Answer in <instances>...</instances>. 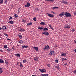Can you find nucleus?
Segmentation results:
<instances>
[{"label":"nucleus","mask_w":76,"mask_h":76,"mask_svg":"<svg viewBox=\"0 0 76 76\" xmlns=\"http://www.w3.org/2000/svg\"><path fill=\"white\" fill-rule=\"evenodd\" d=\"M4 61L1 59H0V63H4Z\"/></svg>","instance_id":"obj_18"},{"label":"nucleus","mask_w":76,"mask_h":76,"mask_svg":"<svg viewBox=\"0 0 76 76\" xmlns=\"http://www.w3.org/2000/svg\"><path fill=\"white\" fill-rule=\"evenodd\" d=\"M7 39V40H9V41H10L11 39H9V38H8V39Z\"/></svg>","instance_id":"obj_53"},{"label":"nucleus","mask_w":76,"mask_h":76,"mask_svg":"<svg viewBox=\"0 0 76 76\" xmlns=\"http://www.w3.org/2000/svg\"><path fill=\"white\" fill-rule=\"evenodd\" d=\"M3 68H0V74L3 73Z\"/></svg>","instance_id":"obj_15"},{"label":"nucleus","mask_w":76,"mask_h":76,"mask_svg":"<svg viewBox=\"0 0 76 76\" xmlns=\"http://www.w3.org/2000/svg\"><path fill=\"white\" fill-rule=\"evenodd\" d=\"M58 7H54L52 8V9L54 10L55 9H58Z\"/></svg>","instance_id":"obj_30"},{"label":"nucleus","mask_w":76,"mask_h":76,"mask_svg":"<svg viewBox=\"0 0 76 76\" xmlns=\"http://www.w3.org/2000/svg\"><path fill=\"white\" fill-rule=\"evenodd\" d=\"M55 61V63H58V59H56Z\"/></svg>","instance_id":"obj_35"},{"label":"nucleus","mask_w":76,"mask_h":76,"mask_svg":"<svg viewBox=\"0 0 76 76\" xmlns=\"http://www.w3.org/2000/svg\"><path fill=\"white\" fill-rule=\"evenodd\" d=\"M61 56H64V57H66V53H62L61 54Z\"/></svg>","instance_id":"obj_9"},{"label":"nucleus","mask_w":76,"mask_h":76,"mask_svg":"<svg viewBox=\"0 0 76 76\" xmlns=\"http://www.w3.org/2000/svg\"><path fill=\"white\" fill-rule=\"evenodd\" d=\"M47 16H48L49 17H50V18H53L54 17V15L52 14H48V13H47Z\"/></svg>","instance_id":"obj_4"},{"label":"nucleus","mask_w":76,"mask_h":76,"mask_svg":"<svg viewBox=\"0 0 76 76\" xmlns=\"http://www.w3.org/2000/svg\"><path fill=\"white\" fill-rule=\"evenodd\" d=\"M73 13L74 15H76V11L74 12Z\"/></svg>","instance_id":"obj_50"},{"label":"nucleus","mask_w":76,"mask_h":76,"mask_svg":"<svg viewBox=\"0 0 76 76\" xmlns=\"http://www.w3.org/2000/svg\"><path fill=\"white\" fill-rule=\"evenodd\" d=\"M34 60L35 61H37L38 60V57L36 56L34 57Z\"/></svg>","instance_id":"obj_6"},{"label":"nucleus","mask_w":76,"mask_h":76,"mask_svg":"<svg viewBox=\"0 0 76 76\" xmlns=\"http://www.w3.org/2000/svg\"><path fill=\"white\" fill-rule=\"evenodd\" d=\"M54 53V52L53 51L50 50V53H49V56H51L52 55V54H53Z\"/></svg>","instance_id":"obj_5"},{"label":"nucleus","mask_w":76,"mask_h":76,"mask_svg":"<svg viewBox=\"0 0 76 76\" xmlns=\"http://www.w3.org/2000/svg\"><path fill=\"white\" fill-rule=\"evenodd\" d=\"M5 63L7 64H9V62L7 61H5Z\"/></svg>","instance_id":"obj_36"},{"label":"nucleus","mask_w":76,"mask_h":76,"mask_svg":"<svg viewBox=\"0 0 76 76\" xmlns=\"http://www.w3.org/2000/svg\"><path fill=\"white\" fill-rule=\"evenodd\" d=\"M7 2V0H5L4 1V3L6 4V3Z\"/></svg>","instance_id":"obj_43"},{"label":"nucleus","mask_w":76,"mask_h":76,"mask_svg":"<svg viewBox=\"0 0 76 76\" xmlns=\"http://www.w3.org/2000/svg\"><path fill=\"white\" fill-rule=\"evenodd\" d=\"M36 10H38V8H36Z\"/></svg>","instance_id":"obj_64"},{"label":"nucleus","mask_w":76,"mask_h":76,"mask_svg":"<svg viewBox=\"0 0 76 76\" xmlns=\"http://www.w3.org/2000/svg\"><path fill=\"white\" fill-rule=\"evenodd\" d=\"M8 23H10L12 25V24H13L14 23V21L12 20L8 22Z\"/></svg>","instance_id":"obj_13"},{"label":"nucleus","mask_w":76,"mask_h":76,"mask_svg":"<svg viewBox=\"0 0 76 76\" xmlns=\"http://www.w3.org/2000/svg\"><path fill=\"white\" fill-rule=\"evenodd\" d=\"M4 48H5L6 49L8 48L7 47V45H4Z\"/></svg>","instance_id":"obj_23"},{"label":"nucleus","mask_w":76,"mask_h":76,"mask_svg":"<svg viewBox=\"0 0 76 76\" xmlns=\"http://www.w3.org/2000/svg\"><path fill=\"white\" fill-rule=\"evenodd\" d=\"M50 1H51V2H54V0H50Z\"/></svg>","instance_id":"obj_49"},{"label":"nucleus","mask_w":76,"mask_h":76,"mask_svg":"<svg viewBox=\"0 0 76 76\" xmlns=\"http://www.w3.org/2000/svg\"><path fill=\"white\" fill-rule=\"evenodd\" d=\"M50 49V47L48 46V45H47L45 46V48L43 49L44 50H49Z\"/></svg>","instance_id":"obj_2"},{"label":"nucleus","mask_w":76,"mask_h":76,"mask_svg":"<svg viewBox=\"0 0 76 76\" xmlns=\"http://www.w3.org/2000/svg\"><path fill=\"white\" fill-rule=\"evenodd\" d=\"M12 19H13L12 17L10 16L9 18V20L10 19L11 20H12Z\"/></svg>","instance_id":"obj_46"},{"label":"nucleus","mask_w":76,"mask_h":76,"mask_svg":"<svg viewBox=\"0 0 76 76\" xmlns=\"http://www.w3.org/2000/svg\"><path fill=\"white\" fill-rule=\"evenodd\" d=\"M32 76H36V75H32Z\"/></svg>","instance_id":"obj_63"},{"label":"nucleus","mask_w":76,"mask_h":76,"mask_svg":"<svg viewBox=\"0 0 76 76\" xmlns=\"http://www.w3.org/2000/svg\"><path fill=\"white\" fill-rule=\"evenodd\" d=\"M64 15L66 16L65 17L66 18V17H67V12H65Z\"/></svg>","instance_id":"obj_38"},{"label":"nucleus","mask_w":76,"mask_h":76,"mask_svg":"<svg viewBox=\"0 0 76 76\" xmlns=\"http://www.w3.org/2000/svg\"><path fill=\"white\" fill-rule=\"evenodd\" d=\"M19 31H21V32H23L25 31V29L23 28H20L19 29Z\"/></svg>","instance_id":"obj_14"},{"label":"nucleus","mask_w":76,"mask_h":76,"mask_svg":"<svg viewBox=\"0 0 76 76\" xmlns=\"http://www.w3.org/2000/svg\"><path fill=\"white\" fill-rule=\"evenodd\" d=\"M48 29L47 28H44V29L43 30V31H48Z\"/></svg>","instance_id":"obj_31"},{"label":"nucleus","mask_w":76,"mask_h":76,"mask_svg":"<svg viewBox=\"0 0 76 76\" xmlns=\"http://www.w3.org/2000/svg\"><path fill=\"white\" fill-rule=\"evenodd\" d=\"M18 35L19 36V38H20V39H22V35L20 34H18Z\"/></svg>","instance_id":"obj_25"},{"label":"nucleus","mask_w":76,"mask_h":76,"mask_svg":"<svg viewBox=\"0 0 76 76\" xmlns=\"http://www.w3.org/2000/svg\"><path fill=\"white\" fill-rule=\"evenodd\" d=\"M29 25H32V22H31L29 23Z\"/></svg>","instance_id":"obj_40"},{"label":"nucleus","mask_w":76,"mask_h":76,"mask_svg":"<svg viewBox=\"0 0 76 76\" xmlns=\"http://www.w3.org/2000/svg\"><path fill=\"white\" fill-rule=\"evenodd\" d=\"M23 42H24L23 41L20 40V41L18 42L19 43H20V44H23Z\"/></svg>","instance_id":"obj_20"},{"label":"nucleus","mask_w":76,"mask_h":76,"mask_svg":"<svg viewBox=\"0 0 76 76\" xmlns=\"http://www.w3.org/2000/svg\"><path fill=\"white\" fill-rule=\"evenodd\" d=\"M38 29H40V30H41L42 29H44V27L42 26L41 27H40L39 26L38 27Z\"/></svg>","instance_id":"obj_11"},{"label":"nucleus","mask_w":76,"mask_h":76,"mask_svg":"<svg viewBox=\"0 0 76 76\" xmlns=\"http://www.w3.org/2000/svg\"><path fill=\"white\" fill-rule=\"evenodd\" d=\"M75 31V29H73L71 30L72 32H74Z\"/></svg>","instance_id":"obj_45"},{"label":"nucleus","mask_w":76,"mask_h":76,"mask_svg":"<svg viewBox=\"0 0 76 76\" xmlns=\"http://www.w3.org/2000/svg\"><path fill=\"white\" fill-rule=\"evenodd\" d=\"M3 0H0V4H2L3 3Z\"/></svg>","instance_id":"obj_34"},{"label":"nucleus","mask_w":76,"mask_h":76,"mask_svg":"<svg viewBox=\"0 0 76 76\" xmlns=\"http://www.w3.org/2000/svg\"><path fill=\"white\" fill-rule=\"evenodd\" d=\"M64 28H67V26H64Z\"/></svg>","instance_id":"obj_60"},{"label":"nucleus","mask_w":76,"mask_h":76,"mask_svg":"<svg viewBox=\"0 0 76 76\" xmlns=\"http://www.w3.org/2000/svg\"><path fill=\"white\" fill-rule=\"evenodd\" d=\"M45 1H50V0H45Z\"/></svg>","instance_id":"obj_58"},{"label":"nucleus","mask_w":76,"mask_h":76,"mask_svg":"<svg viewBox=\"0 0 76 76\" xmlns=\"http://www.w3.org/2000/svg\"><path fill=\"white\" fill-rule=\"evenodd\" d=\"M72 16V15L70 13L67 12V17H71Z\"/></svg>","instance_id":"obj_8"},{"label":"nucleus","mask_w":76,"mask_h":76,"mask_svg":"<svg viewBox=\"0 0 76 76\" xmlns=\"http://www.w3.org/2000/svg\"><path fill=\"white\" fill-rule=\"evenodd\" d=\"M64 66H66V65H67V64H64Z\"/></svg>","instance_id":"obj_55"},{"label":"nucleus","mask_w":76,"mask_h":76,"mask_svg":"<svg viewBox=\"0 0 76 76\" xmlns=\"http://www.w3.org/2000/svg\"><path fill=\"white\" fill-rule=\"evenodd\" d=\"M15 56L18 57H20V54L19 53H16L15 54Z\"/></svg>","instance_id":"obj_10"},{"label":"nucleus","mask_w":76,"mask_h":76,"mask_svg":"<svg viewBox=\"0 0 76 76\" xmlns=\"http://www.w3.org/2000/svg\"><path fill=\"white\" fill-rule=\"evenodd\" d=\"M23 63H25V62H26V60H23Z\"/></svg>","instance_id":"obj_47"},{"label":"nucleus","mask_w":76,"mask_h":76,"mask_svg":"<svg viewBox=\"0 0 76 76\" xmlns=\"http://www.w3.org/2000/svg\"><path fill=\"white\" fill-rule=\"evenodd\" d=\"M55 68H56V69H58V70L60 69V68H59V66H55Z\"/></svg>","instance_id":"obj_27"},{"label":"nucleus","mask_w":76,"mask_h":76,"mask_svg":"<svg viewBox=\"0 0 76 76\" xmlns=\"http://www.w3.org/2000/svg\"><path fill=\"white\" fill-rule=\"evenodd\" d=\"M29 23H27L26 25L27 26H29Z\"/></svg>","instance_id":"obj_54"},{"label":"nucleus","mask_w":76,"mask_h":76,"mask_svg":"<svg viewBox=\"0 0 76 76\" xmlns=\"http://www.w3.org/2000/svg\"><path fill=\"white\" fill-rule=\"evenodd\" d=\"M63 15H64V12H62V13H61L59 15V16H63Z\"/></svg>","instance_id":"obj_19"},{"label":"nucleus","mask_w":76,"mask_h":76,"mask_svg":"<svg viewBox=\"0 0 76 76\" xmlns=\"http://www.w3.org/2000/svg\"><path fill=\"white\" fill-rule=\"evenodd\" d=\"M47 66L48 67H50V64H48Z\"/></svg>","instance_id":"obj_42"},{"label":"nucleus","mask_w":76,"mask_h":76,"mask_svg":"<svg viewBox=\"0 0 76 76\" xmlns=\"http://www.w3.org/2000/svg\"><path fill=\"white\" fill-rule=\"evenodd\" d=\"M2 29H3V30H4L5 29H7V28L5 26H3L2 27Z\"/></svg>","instance_id":"obj_22"},{"label":"nucleus","mask_w":76,"mask_h":76,"mask_svg":"<svg viewBox=\"0 0 76 76\" xmlns=\"http://www.w3.org/2000/svg\"><path fill=\"white\" fill-rule=\"evenodd\" d=\"M20 67H23V65H22V63L20 62Z\"/></svg>","instance_id":"obj_26"},{"label":"nucleus","mask_w":76,"mask_h":76,"mask_svg":"<svg viewBox=\"0 0 76 76\" xmlns=\"http://www.w3.org/2000/svg\"><path fill=\"white\" fill-rule=\"evenodd\" d=\"M51 13H53V14H55V12H53V11H52L51 12Z\"/></svg>","instance_id":"obj_52"},{"label":"nucleus","mask_w":76,"mask_h":76,"mask_svg":"<svg viewBox=\"0 0 76 76\" xmlns=\"http://www.w3.org/2000/svg\"><path fill=\"white\" fill-rule=\"evenodd\" d=\"M74 42H75V43H76V40H74Z\"/></svg>","instance_id":"obj_61"},{"label":"nucleus","mask_w":76,"mask_h":76,"mask_svg":"<svg viewBox=\"0 0 76 76\" xmlns=\"http://www.w3.org/2000/svg\"><path fill=\"white\" fill-rule=\"evenodd\" d=\"M67 60V59L64 58H62V61L64 60Z\"/></svg>","instance_id":"obj_44"},{"label":"nucleus","mask_w":76,"mask_h":76,"mask_svg":"<svg viewBox=\"0 0 76 76\" xmlns=\"http://www.w3.org/2000/svg\"><path fill=\"white\" fill-rule=\"evenodd\" d=\"M74 74H76V69L73 71Z\"/></svg>","instance_id":"obj_41"},{"label":"nucleus","mask_w":76,"mask_h":76,"mask_svg":"<svg viewBox=\"0 0 76 76\" xmlns=\"http://www.w3.org/2000/svg\"><path fill=\"white\" fill-rule=\"evenodd\" d=\"M54 47H55V48H57V45H55L54 46Z\"/></svg>","instance_id":"obj_57"},{"label":"nucleus","mask_w":76,"mask_h":76,"mask_svg":"<svg viewBox=\"0 0 76 76\" xmlns=\"http://www.w3.org/2000/svg\"><path fill=\"white\" fill-rule=\"evenodd\" d=\"M40 76H48V75L47 74H42Z\"/></svg>","instance_id":"obj_17"},{"label":"nucleus","mask_w":76,"mask_h":76,"mask_svg":"<svg viewBox=\"0 0 76 76\" xmlns=\"http://www.w3.org/2000/svg\"><path fill=\"white\" fill-rule=\"evenodd\" d=\"M3 34L4 35L6 36V37H9V36H8V35L7 34H6L5 33H3Z\"/></svg>","instance_id":"obj_28"},{"label":"nucleus","mask_w":76,"mask_h":76,"mask_svg":"<svg viewBox=\"0 0 76 76\" xmlns=\"http://www.w3.org/2000/svg\"><path fill=\"white\" fill-rule=\"evenodd\" d=\"M28 46L27 45H24L21 47L22 48H28Z\"/></svg>","instance_id":"obj_24"},{"label":"nucleus","mask_w":76,"mask_h":76,"mask_svg":"<svg viewBox=\"0 0 76 76\" xmlns=\"http://www.w3.org/2000/svg\"><path fill=\"white\" fill-rule=\"evenodd\" d=\"M39 70L42 72V73H43V72H46V70L45 69H39Z\"/></svg>","instance_id":"obj_3"},{"label":"nucleus","mask_w":76,"mask_h":76,"mask_svg":"<svg viewBox=\"0 0 76 76\" xmlns=\"http://www.w3.org/2000/svg\"><path fill=\"white\" fill-rule=\"evenodd\" d=\"M40 25H46V24H45V23L44 22H41L40 23Z\"/></svg>","instance_id":"obj_21"},{"label":"nucleus","mask_w":76,"mask_h":76,"mask_svg":"<svg viewBox=\"0 0 76 76\" xmlns=\"http://www.w3.org/2000/svg\"><path fill=\"white\" fill-rule=\"evenodd\" d=\"M49 26V27H50V28H51L52 30H54V29L53 28V27H52V26H51V25H50Z\"/></svg>","instance_id":"obj_33"},{"label":"nucleus","mask_w":76,"mask_h":76,"mask_svg":"<svg viewBox=\"0 0 76 76\" xmlns=\"http://www.w3.org/2000/svg\"><path fill=\"white\" fill-rule=\"evenodd\" d=\"M70 26H67V28H68V29H69V28H70Z\"/></svg>","instance_id":"obj_48"},{"label":"nucleus","mask_w":76,"mask_h":76,"mask_svg":"<svg viewBox=\"0 0 76 76\" xmlns=\"http://www.w3.org/2000/svg\"><path fill=\"white\" fill-rule=\"evenodd\" d=\"M12 50H15V48H12Z\"/></svg>","instance_id":"obj_56"},{"label":"nucleus","mask_w":76,"mask_h":76,"mask_svg":"<svg viewBox=\"0 0 76 76\" xmlns=\"http://www.w3.org/2000/svg\"><path fill=\"white\" fill-rule=\"evenodd\" d=\"M42 34L44 35H45L47 36H48L49 35V33L47 31L44 32L42 33Z\"/></svg>","instance_id":"obj_1"},{"label":"nucleus","mask_w":76,"mask_h":76,"mask_svg":"<svg viewBox=\"0 0 76 76\" xmlns=\"http://www.w3.org/2000/svg\"><path fill=\"white\" fill-rule=\"evenodd\" d=\"M22 22H23V23H25L26 22V21L25 20H24V19H22Z\"/></svg>","instance_id":"obj_29"},{"label":"nucleus","mask_w":76,"mask_h":76,"mask_svg":"<svg viewBox=\"0 0 76 76\" xmlns=\"http://www.w3.org/2000/svg\"><path fill=\"white\" fill-rule=\"evenodd\" d=\"M14 16L15 18H18V15H16V14H15L14 15Z\"/></svg>","instance_id":"obj_37"},{"label":"nucleus","mask_w":76,"mask_h":76,"mask_svg":"<svg viewBox=\"0 0 76 76\" xmlns=\"http://www.w3.org/2000/svg\"><path fill=\"white\" fill-rule=\"evenodd\" d=\"M0 51H1V52H2V53L3 52V51L2 50H0Z\"/></svg>","instance_id":"obj_51"},{"label":"nucleus","mask_w":76,"mask_h":76,"mask_svg":"<svg viewBox=\"0 0 76 76\" xmlns=\"http://www.w3.org/2000/svg\"><path fill=\"white\" fill-rule=\"evenodd\" d=\"M61 3H64V4H67V2H65V1H63Z\"/></svg>","instance_id":"obj_39"},{"label":"nucleus","mask_w":76,"mask_h":76,"mask_svg":"<svg viewBox=\"0 0 76 76\" xmlns=\"http://www.w3.org/2000/svg\"><path fill=\"white\" fill-rule=\"evenodd\" d=\"M74 51L75 53H76V49H75L74 50Z\"/></svg>","instance_id":"obj_59"},{"label":"nucleus","mask_w":76,"mask_h":76,"mask_svg":"<svg viewBox=\"0 0 76 76\" xmlns=\"http://www.w3.org/2000/svg\"><path fill=\"white\" fill-rule=\"evenodd\" d=\"M30 6V3H29V2H28L27 3V4L25 6V7H28Z\"/></svg>","instance_id":"obj_7"},{"label":"nucleus","mask_w":76,"mask_h":76,"mask_svg":"<svg viewBox=\"0 0 76 76\" xmlns=\"http://www.w3.org/2000/svg\"><path fill=\"white\" fill-rule=\"evenodd\" d=\"M6 51H7V52H10V51H12V50H11L10 48H8L6 50Z\"/></svg>","instance_id":"obj_16"},{"label":"nucleus","mask_w":76,"mask_h":76,"mask_svg":"<svg viewBox=\"0 0 76 76\" xmlns=\"http://www.w3.org/2000/svg\"><path fill=\"white\" fill-rule=\"evenodd\" d=\"M34 48V49L37 51H38V48L37 47H33Z\"/></svg>","instance_id":"obj_12"},{"label":"nucleus","mask_w":76,"mask_h":76,"mask_svg":"<svg viewBox=\"0 0 76 76\" xmlns=\"http://www.w3.org/2000/svg\"><path fill=\"white\" fill-rule=\"evenodd\" d=\"M33 20L34 21H37V18L36 17H34L33 19Z\"/></svg>","instance_id":"obj_32"},{"label":"nucleus","mask_w":76,"mask_h":76,"mask_svg":"<svg viewBox=\"0 0 76 76\" xmlns=\"http://www.w3.org/2000/svg\"><path fill=\"white\" fill-rule=\"evenodd\" d=\"M2 29V28L0 27V30H1Z\"/></svg>","instance_id":"obj_62"}]
</instances>
